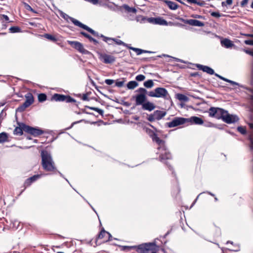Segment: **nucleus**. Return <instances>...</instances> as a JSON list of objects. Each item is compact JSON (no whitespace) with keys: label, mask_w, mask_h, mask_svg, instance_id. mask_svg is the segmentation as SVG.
I'll list each match as a JSON object with an SVG mask.
<instances>
[{"label":"nucleus","mask_w":253,"mask_h":253,"mask_svg":"<svg viewBox=\"0 0 253 253\" xmlns=\"http://www.w3.org/2000/svg\"><path fill=\"white\" fill-rule=\"evenodd\" d=\"M131 119L132 123L137 125L139 124V126L141 124V123L139 122L140 117L137 115H132L131 117Z\"/></svg>","instance_id":"72a5a7b5"},{"label":"nucleus","mask_w":253,"mask_h":253,"mask_svg":"<svg viewBox=\"0 0 253 253\" xmlns=\"http://www.w3.org/2000/svg\"><path fill=\"white\" fill-rule=\"evenodd\" d=\"M159 250L155 243H143V253H157Z\"/></svg>","instance_id":"1a4fd4ad"},{"label":"nucleus","mask_w":253,"mask_h":253,"mask_svg":"<svg viewBox=\"0 0 253 253\" xmlns=\"http://www.w3.org/2000/svg\"><path fill=\"white\" fill-rule=\"evenodd\" d=\"M41 165L43 170L46 172L55 173L57 169L50 153L47 151L43 150L41 152Z\"/></svg>","instance_id":"f03ea898"},{"label":"nucleus","mask_w":253,"mask_h":253,"mask_svg":"<svg viewBox=\"0 0 253 253\" xmlns=\"http://www.w3.org/2000/svg\"><path fill=\"white\" fill-rule=\"evenodd\" d=\"M249 126L251 129H253V123H249Z\"/></svg>","instance_id":"052dcab7"},{"label":"nucleus","mask_w":253,"mask_h":253,"mask_svg":"<svg viewBox=\"0 0 253 253\" xmlns=\"http://www.w3.org/2000/svg\"><path fill=\"white\" fill-rule=\"evenodd\" d=\"M221 44L222 46L227 48H231L234 45L232 42L228 39H224L222 40L221 41Z\"/></svg>","instance_id":"a878e982"},{"label":"nucleus","mask_w":253,"mask_h":253,"mask_svg":"<svg viewBox=\"0 0 253 253\" xmlns=\"http://www.w3.org/2000/svg\"><path fill=\"white\" fill-rule=\"evenodd\" d=\"M164 2L171 10H175L178 8V4L173 1L169 0H165Z\"/></svg>","instance_id":"cd10ccee"},{"label":"nucleus","mask_w":253,"mask_h":253,"mask_svg":"<svg viewBox=\"0 0 253 253\" xmlns=\"http://www.w3.org/2000/svg\"><path fill=\"white\" fill-rule=\"evenodd\" d=\"M138 85L137 82L133 81L129 82L127 84V87L129 89H133Z\"/></svg>","instance_id":"2f4dec72"},{"label":"nucleus","mask_w":253,"mask_h":253,"mask_svg":"<svg viewBox=\"0 0 253 253\" xmlns=\"http://www.w3.org/2000/svg\"><path fill=\"white\" fill-rule=\"evenodd\" d=\"M222 120L227 124H231L237 122L239 119L237 116L230 115L228 113V111L225 110V113H224Z\"/></svg>","instance_id":"ddd939ff"},{"label":"nucleus","mask_w":253,"mask_h":253,"mask_svg":"<svg viewBox=\"0 0 253 253\" xmlns=\"http://www.w3.org/2000/svg\"><path fill=\"white\" fill-rule=\"evenodd\" d=\"M188 121V123H190L191 124H195L196 125H202L203 124V120L198 117L193 116L190 118H187Z\"/></svg>","instance_id":"393cba45"},{"label":"nucleus","mask_w":253,"mask_h":253,"mask_svg":"<svg viewBox=\"0 0 253 253\" xmlns=\"http://www.w3.org/2000/svg\"><path fill=\"white\" fill-rule=\"evenodd\" d=\"M247 36L248 37H251V38H253V34H248V35H247Z\"/></svg>","instance_id":"69168bd1"},{"label":"nucleus","mask_w":253,"mask_h":253,"mask_svg":"<svg viewBox=\"0 0 253 253\" xmlns=\"http://www.w3.org/2000/svg\"><path fill=\"white\" fill-rule=\"evenodd\" d=\"M135 91L138 92V94L133 95L132 97V100L133 99L135 101L136 105H142V87L139 88Z\"/></svg>","instance_id":"4be33fe9"},{"label":"nucleus","mask_w":253,"mask_h":253,"mask_svg":"<svg viewBox=\"0 0 253 253\" xmlns=\"http://www.w3.org/2000/svg\"><path fill=\"white\" fill-rule=\"evenodd\" d=\"M251 7L252 8H253V2L252 3V4H251Z\"/></svg>","instance_id":"338daca9"},{"label":"nucleus","mask_w":253,"mask_h":253,"mask_svg":"<svg viewBox=\"0 0 253 253\" xmlns=\"http://www.w3.org/2000/svg\"><path fill=\"white\" fill-rule=\"evenodd\" d=\"M188 121L187 118L175 117L171 122L167 123L166 125L169 127L171 128L188 123Z\"/></svg>","instance_id":"6e6552de"},{"label":"nucleus","mask_w":253,"mask_h":253,"mask_svg":"<svg viewBox=\"0 0 253 253\" xmlns=\"http://www.w3.org/2000/svg\"><path fill=\"white\" fill-rule=\"evenodd\" d=\"M89 93L87 92L86 93L83 94L82 95L80 94V96L81 97L82 99L84 101H89L88 95Z\"/></svg>","instance_id":"c03bdc74"},{"label":"nucleus","mask_w":253,"mask_h":253,"mask_svg":"<svg viewBox=\"0 0 253 253\" xmlns=\"http://www.w3.org/2000/svg\"><path fill=\"white\" fill-rule=\"evenodd\" d=\"M248 2V0H243L241 2V5L242 7L245 6Z\"/></svg>","instance_id":"603ef678"},{"label":"nucleus","mask_w":253,"mask_h":253,"mask_svg":"<svg viewBox=\"0 0 253 253\" xmlns=\"http://www.w3.org/2000/svg\"><path fill=\"white\" fill-rule=\"evenodd\" d=\"M166 114V111L156 110L153 114L147 115V119L150 122H154L156 120H160L164 117Z\"/></svg>","instance_id":"9d476101"},{"label":"nucleus","mask_w":253,"mask_h":253,"mask_svg":"<svg viewBox=\"0 0 253 253\" xmlns=\"http://www.w3.org/2000/svg\"><path fill=\"white\" fill-rule=\"evenodd\" d=\"M44 37L47 39H48V40H50L51 41H52V42H56L57 41V39L55 37H54V36H52L50 34H45L44 35Z\"/></svg>","instance_id":"4c0bfd02"},{"label":"nucleus","mask_w":253,"mask_h":253,"mask_svg":"<svg viewBox=\"0 0 253 253\" xmlns=\"http://www.w3.org/2000/svg\"><path fill=\"white\" fill-rule=\"evenodd\" d=\"M25 96L26 98L25 101L17 108V112H22L24 111L27 108L29 107L34 103V98L32 93L28 92Z\"/></svg>","instance_id":"39448f33"},{"label":"nucleus","mask_w":253,"mask_h":253,"mask_svg":"<svg viewBox=\"0 0 253 253\" xmlns=\"http://www.w3.org/2000/svg\"><path fill=\"white\" fill-rule=\"evenodd\" d=\"M136 80L138 81H142V75L140 74L136 77Z\"/></svg>","instance_id":"6e6d98bb"},{"label":"nucleus","mask_w":253,"mask_h":253,"mask_svg":"<svg viewBox=\"0 0 253 253\" xmlns=\"http://www.w3.org/2000/svg\"><path fill=\"white\" fill-rule=\"evenodd\" d=\"M215 76H216V77H218L219 79L225 81V82H228V83H230V84H236V83L232 81H231V80H229L227 79H226L219 75H218L216 73H215L214 74Z\"/></svg>","instance_id":"a19ab883"},{"label":"nucleus","mask_w":253,"mask_h":253,"mask_svg":"<svg viewBox=\"0 0 253 253\" xmlns=\"http://www.w3.org/2000/svg\"><path fill=\"white\" fill-rule=\"evenodd\" d=\"M237 130L243 135H245L247 133L246 128L244 126H238L237 127Z\"/></svg>","instance_id":"79ce46f5"},{"label":"nucleus","mask_w":253,"mask_h":253,"mask_svg":"<svg viewBox=\"0 0 253 253\" xmlns=\"http://www.w3.org/2000/svg\"><path fill=\"white\" fill-rule=\"evenodd\" d=\"M112 236L110 233L106 231L104 228L99 232L97 239H103V242H107L112 240Z\"/></svg>","instance_id":"dca6fc26"},{"label":"nucleus","mask_w":253,"mask_h":253,"mask_svg":"<svg viewBox=\"0 0 253 253\" xmlns=\"http://www.w3.org/2000/svg\"><path fill=\"white\" fill-rule=\"evenodd\" d=\"M118 247L122 251L128 252L132 250H135L138 253H142V244H140L138 246H127L119 245Z\"/></svg>","instance_id":"2eb2a0df"},{"label":"nucleus","mask_w":253,"mask_h":253,"mask_svg":"<svg viewBox=\"0 0 253 253\" xmlns=\"http://www.w3.org/2000/svg\"><path fill=\"white\" fill-rule=\"evenodd\" d=\"M18 126H16L13 130V134L16 135L21 136L23 134V131L26 132L25 127L27 125L23 123H18Z\"/></svg>","instance_id":"6ab92c4d"},{"label":"nucleus","mask_w":253,"mask_h":253,"mask_svg":"<svg viewBox=\"0 0 253 253\" xmlns=\"http://www.w3.org/2000/svg\"><path fill=\"white\" fill-rule=\"evenodd\" d=\"M124 81H116L115 82V86L121 87L124 85Z\"/></svg>","instance_id":"a18cd8bd"},{"label":"nucleus","mask_w":253,"mask_h":253,"mask_svg":"<svg viewBox=\"0 0 253 253\" xmlns=\"http://www.w3.org/2000/svg\"><path fill=\"white\" fill-rule=\"evenodd\" d=\"M80 34L87 38L90 42H92L95 45H97L98 43V42L96 40L93 38L91 36L86 33L82 31L80 32Z\"/></svg>","instance_id":"bb28decb"},{"label":"nucleus","mask_w":253,"mask_h":253,"mask_svg":"<svg viewBox=\"0 0 253 253\" xmlns=\"http://www.w3.org/2000/svg\"><path fill=\"white\" fill-rule=\"evenodd\" d=\"M41 174H36L27 178L24 182L23 187L24 189L29 187L33 183L37 181L41 177Z\"/></svg>","instance_id":"412c9836"},{"label":"nucleus","mask_w":253,"mask_h":253,"mask_svg":"<svg viewBox=\"0 0 253 253\" xmlns=\"http://www.w3.org/2000/svg\"><path fill=\"white\" fill-rule=\"evenodd\" d=\"M97 108H95V107H90V109L95 111H96V109H97Z\"/></svg>","instance_id":"0e129e2a"},{"label":"nucleus","mask_w":253,"mask_h":253,"mask_svg":"<svg viewBox=\"0 0 253 253\" xmlns=\"http://www.w3.org/2000/svg\"><path fill=\"white\" fill-rule=\"evenodd\" d=\"M176 98L180 101L187 102L188 100V97L182 93L176 94Z\"/></svg>","instance_id":"7c9ffc66"},{"label":"nucleus","mask_w":253,"mask_h":253,"mask_svg":"<svg viewBox=\"0 0 253 253\" xmlns=\"http://www.w3.org/2000/svg\"><path fill=\"white\" fill-rule=\"evenodd\" d=\"M150 135L153 141L155 142L158 145L157 154H159V160L161 162H164L166 160L171 159L172 156L166 146V141L160 139L157 134L153 131H151Z\"/></svg>","instance_id":"f257e3e1"},{"label":"nucleus","mask_w":253,"mask_h":253,"mask_svg":"<svg viewBox=\"0 0 253 253\" xmlns=\"http://www.w3.org/2000/svg\"><path fill=\"white\" fill-rule=\"evenodd\" d=\"M51 100L56 102H65L66 103H75L76 100L68 95L54 93L51 97Z\"/></svg>","instance_id":"423d86ee"},{"label":"nucleus","mask_w":253,"mask_h":253,"mask_svg":"<svg viewBox=\"0 0 253 253\" xmlns=\"http://www.w3.org/2000/svg\"><path fill=\"white\" fill-rule=\"evenodd\" d=\"M209 116L217 119H221L223 117L225 110L218 107H211L208 111Z\"/></svg>","instance_id":"0eeeda50"},{"label":"nucleus","mask_w":253,"mask_h":253,"mask_svg":"<svg viewBox=\"0 0 253 253\" xmlns=\"http://www.w3.org/2000/svg\"><path fill=\"white\" fill-rule=\"evenodd\" d=\"M233 0H226V1L222 2V6H226V5H231L232 3Z\"/></svg>","instance_id":"de8ad7c7"},{"label":"nucleus","mask_w":253,"mask_h":253,"mask_svg":"<svg viewBox=\"0 0 253 253\" xmlns=\"http://www.w3.org/2000/svg\"><path fill=\"white\" fill-rule=\"evenodd\" d=\"M100 59L105 64H112L116 61V57L107 54H102Z\"/></svg>","instance_id":"f3484780"},{"label":"nucleus","mask_w":253,"mask_h":253,"mask_svg":"<svg viewBox=\"0 0 253 253\" xmlns=\"http://www.w3.org/2000/svg\"><path fill=\"white\" fill-rule=\"evenodd\" d=\"M97 112H98L99 114L100 115H102L103 113V111L100 109H99V108H97V109H96V111Z\"/></svg>","instance_id":"4d7b16f0"},{"label":"nucleus","mask_w":253,"mask_h":253,"mask_svg":"<svg viewBox=\"0 0 253 253\" xmlns=\"http://www.w3.org/2000/svg\"><path fill=\"white\" fill-rule=\"evenodd\" d=\"M193 17L195 18H202L203 16L201 15H195L193 16Z\"/></svg>","instance_id":"bf43d9fd"},{"label":"nucleus","mask_w":253,"mask_h":253,"mask_svg":"<svg viewBox=\"0 0 253 253\" xmlns=\"http://www.w3.org/2000/svg\"><path fill=\"white\" fill-rule=\"evenodd\" d=\"M143 85L147 88H151L154 85V83L152 80H149L143 83Z\"/></svg>","instance_id":"473e14b6"},{"label":"nucleus","mask_w":253,"mask_h":253,"mask_svg":"<svg viewBox=\"0 0 253 253\" xmlns=\"http://www.w3.org/2000/svg\"><path fill=\"white\" fill-rule=\"evenodd\" d=\"M38 100L40 102H42L47 99V96L44 93H40L38 96Z\"/></svg>","instance_id":"e433bc0d"},{"label":"nucleus","mask_w":253,"mask_h":253,"mask_svg":"<svg viewBox=\"0 0 253 253\" xmlns=\"http://www.w3.org/2000/svg\"><path fill=\"white\" fill-rule=\"evenodd\" d=\"M200 75L199 74V72H194V73H192L190 74V76L191 77H198V76H200Z\"/></svg>","instance_id":"864d4df0"},{"label":"nucleus","mask_w":253,"mask_h":253,"mask_svg":"<svg viewBox=\"0 0 253 253\" xmlns=\"http://www.w3.org/2000/svg\"><path fill=\"white\" fill-rule=\"evenodd\" d=\"M132 50L136 51L138 55L142 53V49L140 48H131Z\"/></svg>","instance_id":"8fccbe9b"},{"label":"nucleus","mask_w":253,"mask_h":253,"mask_svg":"<svg viewBox=\"0 0 253 253\" xmlns=\"http://www.w3.org/2000/svg\"><path fill=\"white\" fill-rule=\"evenodd\" d=\"M245 43L248 45H253V40H249L245 41Z\"/></svg>","instance_id":"3c124183"},{"label":"nucleus","mask_w":253,"mask_h":253,"mask_svg":"<svg viewBox=\"0 0 253 253\" xmlns=\"http://www.w3.org/2000/svg\"><path fill=\"white\" fill-rule=\"evenodd\" d=\"M148 59H153V60H154V58H153V57H150V58H144V57H143V61H144V60H148Z\"/></svg>","instance_id":"680f3d73"},{"label":"nucleus","mask_w":253,"mask_h":253,"mask_svg":"<svg viewBox=\"0 0 253 253\" xmlns=\"http://www.w3.org/2000/svg\"><path fill=\"white\" fill-rule=\"evenodd\" d=\"M195 66L198 68L199 70H202L204 72H206L210 75L214 74V70L209 66L201 65L199 64H196Z\"/></svg>","instance_id":"5701e85b"},{"label":"nucleus","mask_w":253,"mask_h":253,"mask_svg":"<svg viewBox=\"0 0 253 253\" xmlns=\"http://www.w3.org/2000/svg\"><path fill=\"white\" fill-rule=\"evenodd\" d=\"M121 9H124L127 13H135L136 10L133 7H130L127 4H124L121 7Z\"/></svg>","instance_id":"c85d7f7f"},{"label":"nucleus","mask_w":253,"mask_h":253,"mask_svg":"<svg viewBox=\"0 0 253 253\" xmlns=\"http://www.w3.org/2000/svg\"><path fill=\"white\" fill-rule=\"evenodd\" d=\"M0 20L2 22L8 23L10 22L9 17L7 15L4 14H0Z\"/></svg>","instance_id":"58836bf2"},{"label":"nucleus","mask_w":253,"mask_h":253,"mask_svg":"<svg viewBox=\"0 0 253 253\" xmlns=\"http://www.w3.org/2000/svg\"><path fill=\"white\" fill-rule=\"evenodd\" d=\"M180 190L179 188V186L178 183H175V184L173 186V188L171 190V193L173 196H176L180 192Z\"/></svg>","instance_id":"c756f323"},{"label":"nucleus","mask_w":253,"mask_h":253,"mask_svg":"<svg viewBox=\"0 0 253 253\" xmlns=\"http://www.w3.org/2000/svg\"><path fill=\"white\" fill-rule=\"evenodd\" d=\"M98 36H95V37L97 38H99V37L102 38L103 39V40L106 42H108V41H111L112 42H114L117 44H118V45H126V43L125 42H124L123 41H122L121 40H118V39H117L115 38L107 37L102 34H99L98 33Z\"/></svg>","instance_id":"aec40b11"},{"label":"nucleus","mask_w":253,"mask_h":253,"mask_svg":"<svg viewBox=\"0 0 253 253\" xmlns=\"http://www.w3.org/2000/svg\"><path fill=\"white\" fill-rule=\"evenodd\" d=\"M60 16L65 20H67L68 19H69L71 22L74 23V24L76 26H77L80 28H83L84 30H86L87 32L91 33L94 36H98V33L95 32L94 30L89 28L87 26L83 24L79 21L77 19L69 16L67 14L64 13L63 12H61L60 13Z\"/></svg>","instance_id":"7ed1b4c3"},{"label":"nucleus","mask_w":253,"mask_h":253,"mask_svg":"<svg viewBox=\"0 0 253 253\" xmlns=\"http://www.w3.org/2000/svg\"><path fill=\"white\" fill-rule=\"evenodd\" d=\"M154 53V52H152V51H148V50H144L143 49V53Z\"/></svg>","instance_id":"e2e57ef3"},{"label":"nucleus","mask_w":253,"mask_h":253,"mask_svg":"<svg viewBox=\"0 0 253 253\" xmlns=\"http://www.w3.org/2000/svg\"><path fill=\"white\" fill-rule=\"evenodd\" d=\"M145 93L150 97L164 98H166L169 94L166 88L160 87H157L152 91H148L146 90Z\"/></svg>","instance_id":"20e7f679"},{"label":"nucleus","mask_w":253,"mask_h":253,"mask_svg":"<svg viewBox=\"0 0 253 253\" xmlns=\"http://www.w3.org/2000/svg\"><path fill=\"white\" fill-rule=\"evenodd\" d=\"M109 44H111L112 43H111V41H108V42H107Z\"/></svg>","instance_id":"774afa93"},{"label":"nucleus","mask_w":253,"mask_h":253,"mask_svg":"<svg viewBox=\"0 0 253 253\" xmlns=\"http://www.w3.org/2000/svg\"><path fill=\"white\" fill-rule=\"evenodd\" d=\"M244 51H245V52L246 53H247V54H249V55H251V56H253V51L251 50H249V49H245V50H244Z\"/></svg>","instance_id":"5fc2aeb1"},{"label":"nucleus","mask_w":253,"mask_h":253,"mask_svg":"<svg viewBox=\"0 0 253 253\" xmlns=\"http://www.w3.org/2000/svg\"><path fill=\"white\" fill-rule=\"evenodd\" d=\"M26 129V132L30 134L34 137H37L42 134L44 132L43 130L38 128L33 127L31 126L27 125V126L25 128Z\"/></svg>","instance_id":"f8f14e48"},{"label":"nucleus","mask_w":253,"mask_h":253,"mask_svg":"<svg viewBox=\"0 0 253 253\" xmlns=\"http://www.w3.org/2000/svg\"><path fill=\"white\" fill-rule=\"evenodd\" d=\"M211 15L214 17L219 18L221 16V15L218 12H212Z\"/></svg>","instance_id":"49530a36"},{"label":"nucleus","mask_w":253,"mask_h":253,"mask_svg":"<svg viewBox=\"0 0 253 253\" xmlns=\"http://www.w3.org/2000/svg\"><path fill=\"white\" fill-rule=\"evenodd\" d=\"M184 23L191 26L197 27H203L205 25L204 23L196 19H189L184 21Z\"/></svg>","instance_id":"b1692460"},{"label":"nucleus","mask_w":253,"mask_h":253,"mask_svg":"<svg viewBox=\"0 0 253 253\" xmlns=\"http://www.w3.org/2000/svg\"><path fill=\"white\" fill-rule=\"evenodd\" d=\"M114 82H115L114 80H112V79H106V80H105V83L107 85H111V84H112Z\"/></svg>","instance_id":"09e8293b"},{"label":"nucleus","mask_w":253,"mask_h":253,"mask_svg":"<svg viewBox=\"0 0 253 253\" xmlns=\"http://www.w3.org/2000/svg\"><path fill=\"white\" fill-rule=\"evenodd\" d=\"M147 21L154 24H158L160 25H168L167 21L160 17L156 18H149L147 19Z\"/></svg>","instance_id":"a211bd4d"},{"label":"nucleus","mask_w":253,"mask_h":253,"mask_svg":"<svg viewBox=\"0 0 253 253\" xmlns=\"http://www.w3.org/2000/svg\"><path fill=\"white\" fill-rule=\"evenodd\" d=\"M145 93H146V89L143 88V109L151 111L155 108L156 106L154 103L146 101L147 94Z\"/></svg>","instance_id":"4468645a"},{"label":"nucleus","mask_w":253,"mask_h":253,"mask_svg":"<svg viewBox=\"0 0 253 253\" xmlns=\"http://www.w3.org/2000/svg\"><path fill=\"white\" fill-rule=\"evenodd\" d=\"M187 1L189 3L197 4L200 6H203L205 4V2L201 0H187Z\"/></svg>","instance_id":"c9c22d12"},{"label":"nucleus","mask_w":253,"mask_h":253,"mask_svg":"<svg viewBox=\"0 0 253 253\" xmlns=\"http://www.w3.org/2000/svg\"><path fill=\"white\" fill-rule=\"evenodd\" d=\"M250 142H251L250 146L252 149H253V139L251 137H250Z\"/></svg>","instance_id":"13d9d810"},{"label":"nucleus","mask_w":253,"mask_h":253,"mask_svg":"<svg viewBox=\"0 0 253 253\" xmlns=\"http://www.w3.org/2000/svg\"><path fill=\"white\" fill-rule=\"evenodd\" d=\"M68 43L73 47L77 50L79 52L84 54H88L90 52L85 49L83 44L77 41H68Z\"/></svg>","instance_id":"9b49d317"},{"label":"nucleus","mask_w":253,"mask_h":253,"mask_svg":"<svg viewBox=\"0 0 253 253\" xmlns=\"http://www.w3.org/2000/svg\"><path fill=\"white\" fill-rule=\"evenodd\" d=\"M24 4L25 8L27 10H29V11H31L32 12H33V13H38L36 11H35L34 9H33L32 8V7L29 4H28L25 3V2L24 3Z\"/></svg>","instance_id":"37998d69"},{"label":"nucleus","mask_w":253,"mask_h":253,"mask_svg":"<svg viewBox=\"0 0 253 253\" xmlns=\"http://www.w3.org/2000/svg\"><path fill=\"white\" fill-rule=\"evenodd\" d=\"M8 136L5 132L0 133V143L4 142L7 140Z\"/></svg>","instance_id":"f704fd0d"},{"label":"nucleus","mask_w":253,"mask_h":253,"mask_svg":"<svg viewBox=\"0 0 253 253\" xmlns=\"http://www.w3.org/2000/svg\"><path fill=\"white\" fill-rule=\"evenodd\" d=\"M9 31L12 33H18L21 31V29L18 26H13L10 28Z\"/></svg>","instance_id":"ea45409f"}]
</instances>
